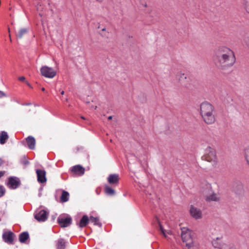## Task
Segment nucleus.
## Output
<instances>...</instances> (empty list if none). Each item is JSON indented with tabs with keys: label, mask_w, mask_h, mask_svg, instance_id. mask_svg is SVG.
<instances>
[{
	"label": "nucleus",
	"mask_w": 249,
	"mask_h": 249,
	"mask_svg": "<svg viewBox=\"0 0 249 249\" xmlns=\"http://www.w3.org/2000/svg\"><path fill=\"white\" fill-rule=\"evenodd\" d=\"M244 157L249 165V145L247 146L244 149Z\"/></svg>",
	"instance_id": "a878e982"
},
{
	"label": "nucleus",
	"mask_w": 249,
	"mask_h": 249,
	"mask_svg": "<svg viewBox=\"0 0 249 249\" xmlns=\"http://www.w3.org/2000/svg\"><path fill=\"white\" fill-rule=\"evenodd\" d=\"M48 213L44 210H42L35 214V218L37 221L41 222L46 221L48 218Z\"/></svg>",
	"instance_id": "6e6552de"
},
{
	"label": "nucleus",
	"mask_w": 249,
	"mask_h": 249,
	"mask_svg": "<svg viewBox=\"0 0 249 249\" xmlns=\"http://www.w3.org/2000/svg\"><path fill=\"white\" fill-rule=\"evenodd\" d=\"M234 193L238 195H242L244 194V188L242 184H239L234 187Z\"/></svg>",
	"instance_id": "a211bd4d"
},
{
	"label": "nucleus",
	"mask_w": 249,
	"mask_h": 249,
	"mask_svg": "<svg viewBox=\"0 0 249 249\" xmlns=\"http://www.w3.org/2000/svg\"><path fill=\"white\" fill-rule=\"evenodd\" d=\"M245 43L247 47L249 48V38H247L245 40Z\"/></svg>",
	"instance_id": "7c9ffc66"
},
{
	"label": "nucleus",
	"mask_w": 249,
	"mask_h": 249,
	"mask_svg": "<svg viewBox=\"0 0 249 249\" xmlns=\"http://www.w3.org/2000/svg\"><path fill=\"white\" fill-rule=\"evenodd\" d=\"M206 201H218L220 198L216 193L213 192L212 188L209 183L205 184V188L202 191Z\"/></svg>",
	"instance_id": "7ed1b4c3"
},
{
	"label": "nucleus",
	"mask_w": 249,
	"mask_h": 249,
	"mask_svg": "<svg viewBox=\"0 0 249 249\" xmlns=\"http://www.w3.org/2000/svg\"><path fill=\"white\" fill-rule=\"evenodd\" d=\"M9 137L7 132L1 131L0 133V143L1 144H4L8 140Z\"/></svg>",
	"instance_id": "6ab92c4d"
},
{
	"label": "nucleus",
	"mask_w": 249,
	"mask_h": 249,
	"mask_svg": "<svg viewBox=\"0 0 249 249\" xmlns=\"http://www.w3.org/2000/svg\"><path fill=\"white\" fill-rule=\"evenodd\" d=\"M26 141L29 148L30 149H35L36 145V140L33 136H28L26 139Z\"/></svg>",
	"instance_id": "dca6fc26"
},
{
	"label": "nucleus",
	"mask_w": 249,
	"mask_h": 249,
	"mask_svg": "<svg viewBox=\"0 0 249 249\" xmlns=\"http://www.w3.org/2000/svg\"><path fill=\"white\" fill-rule=\"evenodd\" d=\"M25 79V78L24 76H21L18 78V80L20 81H23Z\"/></svg>",
	"instance_id": "f704fd0d"
},
{
	"label": "nucleus",
	"mask_w": 249,
	"mask_h": 249,
	"mask_svg": "<svg viewBox=\"0 0 249 249\" xmlns=\"http://www.w3.org/2000/svg\"><path fill=\"white\" fill-rule=\"evenodd\" d=\"M71 218L70 217H58L57 222L61 227L65 228L69 226L71 223Z\"/></svg>",
	"instance_id": "9d476101"
},
{
	"label": "nucleus",
	"mask_w": 249,
	"mask_h": 249,
	"mask_svg": "<svg viewBox=\"0 0 249 249\" xmlns=\"http://www.w3.org/2000/svg\"><path fill=\"white\" fill-rule=\"evenodd\" d=\"M243 5L245 10L249 14V0H243Z\"/></svg>",
	"instance_id": "bb28decb"
},
{
	"label": "nucleus",
	"mask_w": 249,
	"mask_h": 249,
	"mask_svg": "<svg viewBox=\"0 0 249 249\" xmlns=\"http://www.w3.org/2000/svg\"><path fill=\"white\" fill-rule=\"evenodd\" d=\"M177 77L180 81H182L184 79H186L187 78L186 75H185L184 73H183L181 72H179L178 73Z\"/></svg>",
	"instance_id": "cd10ccee"
},
{
	"label": "nucleus",
	"mask_w": 249,
	"mask_h": 249,
	"mask_svg": "<svg viewBox=\"0 0 249 249\" xmlns=\"http://www.w3.org/2000/svg\"><path fill=\"white\" fill-rule=\"evenodd\" d=\"M40 72L42 76L49 78H53L56 74V71L46 66L41 68Z\"/></svg>",
	"instance_id": "423d86ee"
},
{
	"label": "nucleus",
	"mask_w": 249,
	"mask_h": 249,
	"mask_svg": "<svg viewBox=\"0 0 249 249\" xmlns=\"http://www.w3.org/2000/svg\"><path fill=\"white\" fill-rule=\"evenodd\" d=\"M119 180V175L116 174H110L107 178V181L108 183L112 185H117L118 184Z\"/></svg>",
	"instance_id": "2eb2a0df"
},
{
	"label": "nucleus",
	"mask_w": 249,
	"mask_h": 249,
	"mask_svg": "<svg viewBox=\"0 0 249 249\" xmlns=\"http://www.w3.org/2000/svg\"><path fill=\"white\" fill-rule=\"evenodd\" d=\"M5 173L4 171H0V178L3 177Z\"/></svg>",
	"instance_id": "2f4dec72"
},
{
	"label": "nucleus",
	"mask_w": 249,
	"mask_h": 249,
	"mask_svg": "<svg viewBox=\"0 0 249 249\" xmlns=\"http://www.w3.org/2000/svg\"><path fill=\"white\" fill-rule=\"evenodd\" d=\"M6 94L2 91L0 90V97H5Z\"/></svg>",
	"instance_id": "473e14b6"
},
{
	"label": "nucleus",
	"mask_w": 249,
	"mask_h": 249,
	"mask_svg": "<svg viewBox=\"0 0 249 249\" xmlns=\"http://www.w3.org/2000/svg\"><path fill=\"white\" fill-rule=\"evenodd\" d=\"M181 238L182 241L185 243L188 249H194V243L191 235V231L186 228L181 229Z\"/></svg>",
	"instance_id": "20e7f679"
},
{
	"label": "nucleus",
	"mask_w": 249,
	"mask_h": 249,
	"mask_svg": "<svg viewBox=\"0 0 249 249\" xmlns=\"http://www.w3.org/2000/svg\"><path fill=\"white\" fill-rule=\"evenodd\" d=\"M64 93H65V92H64V91H61V94L62 95H63V94H64Z\"/></svg>",
	"instance_id": "ea45409f"
},
{
	"label": "nucleus",
	"mask_w": 249,
	"mask_h": 249,
	"mask_svg": "<svg viewBox=\"0 0 249 249\" xmlns=\"http://www.w3.org/2000/svg\"><path fill=\"white\" fill-rule=\"evenodd\" d=\"M205 160L215 163L217 161V157L215 150L211 147H208L205 150V154L203 157Z\"/></svg>",
	"instance_id": "39448f33"
},
{
	"label": "nucleus",
	"mask_w": 249,
	"mask_h": 249,
	"mask_svg": "<svg viewBox=\"0 0 249 249\" xmlns=\"http://www.w3.org/2000/svg\"><path fill=\"white\" fill-rule=\"evenodd\" d=\"M160 230H161V231L162 233H163V234L164 235V236L165 237H166L165 233V232H164V230H163V228L161 227V225H160Z\"/></svg>",
	"instance_id": "72a5a7b5"
},
{
	"label": "nucleus",
	"mask_w": 249,
	"mask_h": 249,
	"mask_svg": "<svg viewBox=\"0 0 249 249\" xmlns=\"http://www.w3.org/2000/svg\"><path fill=\"white\" fill-rule=\"evenodd\" d=\"M56 249H65L66 248V242L63 239H59L56 242Z\"/></svg>",
	"instance_id": "aec40b11"
},
{
	"label": "nucleus",
	"mask_w": 249,
	"mask_h": 249,
	"mask_svg": "<svg viewBox=\"0 0 249 249\" xmlns=\"http://www.w3.org/2000/svg\"><path fill=\"white\" fill-rule=\"evenodd\" d=\"M89 222V218L86 215H84L82 216L79 223L77 224L79 227L81 228L86 227Z\"/></svg>",
	"instance_id": "f3484780"
},
{
	"label": "nucleus",
	"mask_w": 249,
	"mask_h": 249,
	"mask_svg": "<svg viewBox=\"0 0 249 249\" xmlns=\"http://www.w3.org/2000/svg\"><path fill=\"white\" fill-rule=\"evenodd\" d=\"M189 213L190 215L195 219L197 220L202 217V212L201 209L194 205L190 206Z\"/></svg>",
	"instance_id": "0eeeda50"
},
{
	"label": "nucleus",
	"mask_w": 249,
	"mask_h": 249,
	"mask_svg": "<svg viewBox=\"0 0 249 249\" xmlns=\"http://www.w3.org/2000/svg\"><path fill=\"white\" fill-rule=\"evenodd\" d=\"M223 249H238L234 245L231 244H226L225 246L223 247Z\"/></svg>",
	"instance_id": "c85d7f7f"
},
{
	"label": "nucleus",
	"mask_w": 249,
	"mask_h": 249,
	"mask_svg": "<svg viewBox=\"0 0 249 249\" xmlns=\"http://www.w3.org/2000/svg\"><path fill=\"white\" fill-rule=\"evenodd\" d=\"M105 193L108 195L113 196L115 194V191L111 187L106 186L105 189Z\"/></svg>",
	"instance_id": "393cba45"
},
{
	"label": "nucleus",
	"mask_w": 249,
	"mask_h": 249,
	"mask_svg": "<svg viewBox=\"0 0 249 249\" xmlns=\"http://www.w3.org/2000/svg\"><path fill=\"white\" fill-rule=\"evenodd\" d=\"M27 29L25 28L20 29L18 33H16L17 37L21 39L23 36L27 33Z\"/></svg>",
	"instance_id": "4be33fe9"
},
{
	"label": "nucleus",
	"mask_w": 249,
	"mask_h": 249,
	"mask_svg": "<svg viewBox=\"0 0 249 249\" xmlns=\"http://www.w3.org/2000/svg\"><path fill=\"white\" fill-rule=\"evenodd\" d=\"M36 173L38 182L44 183L47 181L46 172L44 170L36 169Z\"/></svg>",
	"instance_id": "1a4fd4ad"
},
{
	"label": "nucleus",
	"mask_w": 249,
	"mask_h": 249,
	"mask_svg": "<svg viewBox=\"0 0 249 249\" xmlns=\"http://www.w3.org/2000/svg\"><path fill=\"white\" fill-rule=\"evenodd\" d=\"M41 90H42V91H45V89H44V88H42L41 89Z\"/></svg>",
	"instance_id": "58836bf2"
},
{
	"label": "nucleus",
	"mask_w": 249,
	"mask_h": 249,
	"mask_svg": "<svg viewBox=\"0 0 249 249\" xmlns=\"http://www.w3.org/2000/svg\"><path fill=\"white\" fill-rule=\"evenodd\" d=\"M3 160L0 158V166L3 164Z\"/></svg>",
	"instance_id": "c9c22d12"
},
{
	"label": "nucleus",
	"mask_w": 249,
	"mask_h": 249,
	"mask_svg": "<svg viewBox=\"0 0 249 249\" xmlns=\"http://www.w3.org/2000/svg\"><path fill=\"white\" fill-rule=\"evenodd\" d=\"M81 119H82L85 120V117H83V116H81Z\"/></svg>",
	"instance_id": "a19ab883"
},
{
	"label": "nucleus",
	"mask_w": 249,
	"mask_h": 249,
	"mask_svg": "<svg viewBox=\"0 0 249 249\" xmlns=\"http://www.w3.org/2000/svg\"><path fill=\"white\" fill-rule=\"evenodd\" d=\"M29 238V234L27 232H23L19 234V240L21 243H24Z\"/></svg>",
	"instance_id": "412c9836"
},
{
	"label": "nucleus",
	"mask_w": 249,
	"mask_h": 249,
	"mask_svg": "<svg viewBox=\"0 0 249 249\" xmlns=\"http://www.w3.org/2000/svg\"><path fill=\"white\" fill-rule=\"evenodd\" d=\"M85 171V168L79 164L72 166L71 169V173L79 176L83 175Z\"/></svg>",
	"instance_id": "f8f14e48"
},
{
	"label": "nucleus",
	"mask_w": 249,
	"mask_h": 249,
	"mask_svg": "<svg viewBox=\"0 0 249 249\" xmlns=\"http://www.w3.org/2000/svg\"><path fill=\"white\" fill-rule=\"evenodd\" d=\"M213 60L217 67L222 69H226L234 65L236 58L232 50L222 46L219 47L215 51Z\"/></svg>",
	"instance_id": "f257e3e1"
},
{
	"label": "nucleus",
	"mask_w": 249,
	"mask_h": 249,
	"mask_svg": "<svg viewBox=\"0 0 249 249\" xmlns=\"http://www.w3.org/2000/svg\"><path fill=\"white\" fill-rule=\"evenodd\" d=\"M20 185V182L16 177H10L9 178L8 185L11 189H16Z\"/></svg>",
	"instance_id": "ddd939ff"
},
{
	"label": "nucleus",
	"mask_w": 249,
	"mask_h": 249,
	"mask_svg": "<svg viewBox=\"0 0 249 249\" xmlns=\"http://www.w3.org/2000/svg\"><path fill=\"white\" fill-rule=\"evenodd\" d=\"M112 118V117L111 116H110L108 117V120H111Z\"/></svg>",
	"instance_id": "e433bc0d"
},
{
	"label": "nucleus",
	"mask_w": 249,
	"mask_h": 249,
	"mask_svg": "<svg viewBox=\"0 0 249 249\" xmlns=\"http://www.w3.org/2000/svg\"><path fill=\"white\" fill-rule=\"evenodd\" d=\"M5 193V189L4 187L0 185V197L2 196Z\"/></svg>",
	"instance_id": "c756f323"
},
{
	"label": "nucleus",
	"mask_w": 249,
	"mask_h": 249,
	"mask_svg": "<svg viewBox=\"0 0 249 249\" xmlns=\"http://www.w3.org/2000/svg\"><path fill=\"white\" fill-rule=\"evenodd\" d=\"M106 29L105 28H103V29H102V32L106 31Z\"/></svg>",
	"instance_id": "4c0bfd02"
},
{
	"label": "nucleus",
	"mask_w": 249,
	"mask_h": 249,
	"mask_svg": "<svg viewBox=\"0 0 249 249\" xmlns=\"http://www.w3.org/2000/svg\"><path fill=\"white\" fill-rule=\"evenodd\" d=\"M69 194L68 192L63 191L60 197V201L62 202H65L69 200Z\"/></svg>",
	"instance_id": "5701e85b"
},
{
	"label": "nucleus",
	"mask_w": 249,
	"mask_h": 249,
	"mask_svg": "<svg viewBox=\"0 0 249 249\" xmlns=\"http://www.w3.org/2000/svg\"><path fill=\"white\" fill-rule=\"evenodd\" d=\"M226 244L223 243L221 241V238L217 237L212 241V245L215 249H223Z\"/></svg>",
	"instance_id": "4468645a"
},
{
	"label": "nucleus",
	"mask_w": 249,
	"mask_h": 249,
	"mask_svg": "<svg viewBox=\"0 0 249 249\" xmlns=\"http://www.w3.org/2000/svg\"><path fill=\"white\" fill-rule=\"evenodd\" d=\"M14 237L15 234L11 231L5 232L2 235L4 241L9 244H12L13 243Z\"/></svg>",
	"instance_id": "9b49d317"
},
{
	"label": "nucleus",
	"mask_w": 249,
	"mask_h": 249,
	"mask_svg": "<svg viewBox=\"0 0 249 249\" xmlns=\"http://www.w3.org/2000/svg\"><path fill=\"white\" fill-rule=\"evenodd\" d=\"M89 221L93 223L94 225H97L99 227H101L102 224L99 222V220L97 217H94L92 216H90L89 218Z\"/></svg>",
	"instance_id": "b1692460"
},
{
	"label": "nucleus",
	"mask_w": 249,
	"mask_h": 249,
	"mask_svg": "<svg viewBox=\"0 0 249 249\" xmlns=\"http://www.w3.org/2000/svg\"><path fill=\"white\" fill-rule=\"evenodd\" d=\"M200 114L204 122L208 124H212L216 120L214 107L207 102H203L200 106Z\"/></svg>",
	"instance_id": "f03ea898"
}]
</instances>
